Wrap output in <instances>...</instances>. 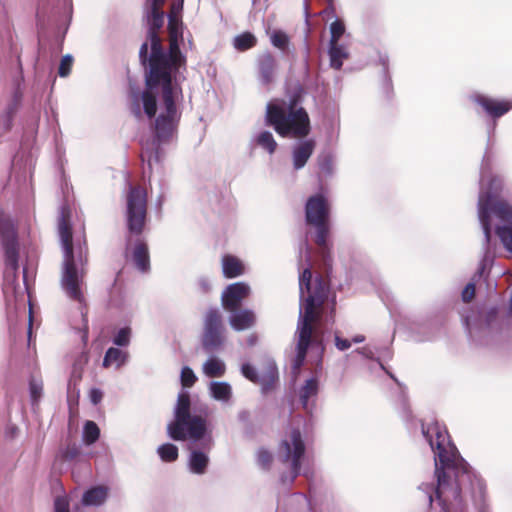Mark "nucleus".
<instances>
[{"label": "nucleus", "mask_w": 512, "mask_h": 512, "mask_svg": "<svg viewBox=\"0 0 512 512\" xmlns=\"http://www.w3.org/2000/svg\"><path fill=\"white\" fill-rule=\"evenodd\" d=\"M421 430L435 454L436 499L444 512H450L452 506L462 503L463 493L482 488L481 480L460 456L444 425L438 421L422 423Z\"/></svg>", "instance_id": "nucleus-1"}, {"label": "nucleus", "mask_w": 512, "mask_h": 512, "mask_svg": "<svg viewBox=\"0 0 512 512\" xmlns=\"http://www.w3.org/2000/svg\"><path fill=\"white\" fill-rule=\"evenodd\" d=\"M170 94L167 101L165 99V83L160 82L154 86L147 83V70L145 69V89L138 95H131V112L137 118L142 117L141 104L144 114L153 119V129L156 140L160 142L168 141L176 131L181 112L177 107V99L182 97V88L175 82L170 81Z\"/></svg>", "instance_id": "nucleus-2"}, {"label": "nucleus", "mask_w": 512, "mask_h": 512, "mask_svg": "<svg viewBox=\"0 0 512 512\" xmlns=\"http://www.w3.org/2000/svg\"><path fill=\"white\" fill-rule=\"evenodd\" d=\"M182 34H169V49L164 51L162 40L159 39V52L154 56V50L148 54V42L145 41L139 49L140 63L147 70V83L154 86L157 83H165V99L170 94V81H174V75L186 65V58L179 47V37Z\"/></svg>", "instance_id": "nucleus-3"}, {"label": "nucleus", "mask_w": 512, "mask_h": 512, "mask_svg": "<svg viewBox=\"0 0 512 512\" xmlns=\"http://www.w3.org/2000/svg\"><path fill=\"white\" fill-rule=\"evenodd\" d=\"M301 94H293L288 103L270 102L266 106L265 123L283 137L302 139L311 132L310 117L306 109L299 106Z\"/></svg>", "instance_id": "nucleus-4"}, {"label": "nucleus", "mask_w": 512, "mask_h": 512, "mask_svg": "<svg viewBox=\"0 0 512 512\" xmlns=\"http://www.w3.org/2000/svg\"><path fill=\"white\" fill-rule=\"evenodd\" d=\"M324 298L325 288H320V291L310 296L305 312L300 315L297 327V354L293 364L295 370H299L304 364L310 346L322 347V334L318 331L317 326L322 318Z\"/></svg>", "instance_id": "nucleus-5"}, {"label": "nucleus", "mask_w": 512, "mask_h": 512, "mask_svg": "<svg viewBox=\"0 0 512 512\" xmlns=\"http://www.w3.org/2000/svg\"><path fill=\"white\" fill-rule=\"evenodd\" d=\"M331 204L328 198L318 193L310 196L305 204L306 224L315 229L314 242L320 249L325 265L332 262L331 249L328 242L330 236Z\"/></svg>", "instance_id": "nucleus-6"}, {"label": "nucleus", "mask_w": 512, "mask_h": 512, "mask_svg": "<svg viewBox=\"0 0 512 512\" xmlns=\"http://www.w3.org/2000/svg\"><path fill=\"white\" fill-rule=\"evenodd\" d=\"M191 400L187 392L178 395L174 411V420L167 426V432L175 441L191 439L198 441L202 439L207 431V421L201 415H191Z\"/></svg>", "instance_id": "nucleus-7"}, {"label": "nucleus", "mask_w": 512, "mask_h": 512, "mask_svg": "<svg viewBox=\"0 0 512 512\" xmlns=\"http://www.w3.org/2000/svg\"><path fill=\"white\" fill-rule=\"evenodd\" d=\"M499 187L500 183L496 179L491 180L488 190L482 191L478 199V216L487 244L491 240V214L503 222L512 224V206L500 198Z\"/></svg>", "instance_id": "nucleus-8"}, {"label": "nucleus", "mask_w": 512, "mask_h": 512, "mask_svg": "<svg viewBox=\"0 0 512 512\" xmlns=\"http://www.w3.org/2000/svg\"><path fill=\"white\" fill-rule=\"evenodd\" d=\"M124 217L128 233L140 236L148 220V192L145 185L128 182L125 192Z\"/></svg>", "instance_id": "nucleus-9"}, {"label": "nucleus", "mask_w": 512, "mask_h": 512, "mask_svg": "<svg viewBox=\"0 0 512 512\" xmlns=\"http://www.w3.org/2000/svg\"><path fill=\"white\" fill-rule=\"evenodd\" d=\"M225 342V326L218 308H209L203 316L201 344L210 353L220 349Z\"/></svg>", "instance_id": "nucleus-10"}, {"label": "nucleus", "mask_w": 512, "mask_h": 512, "mask_svg": "<svg viewBox=\"0 0 512 512\" xmlns=\"http://www.w3.org/2000/svg\"><path fill=\"white\" fill-rule=\"evenodd\" d=\"M305 454V443L299 429L293 428L280 442L278 457L282 463L291 464L292 479H295L301 470V460Z\"/></svg>", "instance_id": "nucleus-11"}, {"label": "nucleus", "mask_w": 512, "mask_h": 512, "mask_svg": "<svg viewBox=\"0 0 512 512\" xmlns=\"http://www.w3.org/2000/svg\"><path fill=\"white\" fill-rule=\"evenodd\" d=\"M61 285L69 298L79 303L84 301V296L79 285V277L74 255L64 256Z\"/></svg>", "instance_id": "nucleus-12"}, {"label": "nucleus", "mask_w": 512, "mask_h": 512, "mask_svg": "<svg viewBox=\"0 0 512 512\" xmlns=\"http://www.w3.org/2000/svg\"><path fill=\"white\" fill-rule=\"evenodd\" d=\"M473 103L478 105L482 111L497 120L512 110V100L493 98L485 94H474L471 97Z\"/></svg>", "instance_id": "nucleus-13"}, {"label": "nucleus", "mask_w": 512, "mask_h": 512, "mask_svg": "<svg viewBox=\"0 0 512 512\" xmlns=\"http://www.w3.org/2000/svg\"><path fill=\"white\" fill-rule=\"evenodd\" d=\"M250 295V287L244 282H236L228 285L221 295L222 307L227 312H236Z\"/></svg>", "instance_id": "nucleus-14"}, {"label": "nucleus", "mask_w": 512, "mask_h": 512, "mask_svg": "<svg viewBox=\"0 0 512 512\" xmlns=\"http://www.w3.org/2000/svg\"><path fill=\"white\" fill-rule=\"evenodd\" d=\"M71 217L72 213L70 207L68 205H63L60 209L58 219V232L64 256L74 255Z\"/></svg>", "instance_id": "nucleus-15"}, {"label": "nucleus", "mask_w": 512, "mask_h": 512, "mask_svg": "<svg viewBox=\"0 0 512 512\" xmlns=\"http://www.w3.org/2000/svg\"><path fill=\"white\" fill-rule=\"evenodd\" d=\"M320 288H325V298L323 300V305L328 299L330 284L329 281L323 276H318L315 279L314 287H312V271L310 267L305 268L299 276V289L301 296H303L304 292L308 293V296L305 299L304 308L306 307L307 301L310 296L316 294V292L320 291Z\"/></svg>", "instance_id": "nucleus-16"}, {"label": "nucleus", "mask_w": 512, "mask_h": 512, "mask_svg": "<svg viewBox=\"0 0 512 512\" xmlns=\"http://www.w3.org/2000/svg\"><path fill=\"white\" fill-rule=\"evenodd\" d=\"M148 32L147 42L150 43L151 50H154V55L159 52V30L164 23L163 11L150 10L147 16Z\"/></svg>", "instance_id": "nucleus-17"}, {"label": "nucleus", "mask_w": 512, "mask_h": 512, "mask_svg": "<svg viewBox=\"0 0 512 512\" xmlns=\"http://www.w3.org/2000/svg\"><path fill=\"white\" fill-rule=\"evenodd\" d=\"M229 324L235 331H244L251 329L257 322V316L251 309H238L236 312H230Z\"/></svg>", "instance_id": "nucleus-18"}, {"label": "nucleus", "mask_w": 512, "mask_h": 512, "mask_svg": "<svg viewBox=\"0 0 512 512\" xmlns=\"http://www.w3.org/2000/svg\"><path fill=\"white\" fill-rule=\"evenodd\" d=\"M316 142L313 139H307L300 142L292 151L293 167L296 170L303 168L314 152Z\"/></svg>", "instance_id": "nucleus-19"}, {"label": "nucleus", "mask_w": 512, "mask_h": 512, "mask_svg": "<svg viewBox=\"0 0 512 512\" xmlns=\"http://www.w3.org/2000/svg\"><path fill=\"white\" fill-rule=\"evenodd\" d=\"M258 68L263 82L265 84L271 83L276 70L275 57L269 52L262 54L258 59Z\"/></svg>", "instance_id": "nucleus-20"}, {"label": "nucleus", "mask_w": 512, "mask_h": 512, "mask_svg": "<svg viewBox=\"0 0 512 512\" xmlns=\"http://www.w3.org/2000/svg\"><path fill=\"white\" fill-rule=\"evenodd\" d=\"M133 261L141 272H147L150 268V256L147 244L138 240L133 249Z\"/></svg>", "instance_id": "nucleus-21"}, {"label": "nucleus", "mask_w": 512, "mask_h": 512, "mask_svg": "<svg viewBox=\"0 0 512 512\" xmlns=\"http://www.w3.org/2000/svg\"><path fill=\"white\" fill-rule=\"evenodd\" d=\"M222 270L225 278L232 279L244 273V265L236 256L224 255L222 258Z\"/></svg>", "instance_id": "nucleus-22"}, {"label": "nucleus", "mask_w": 512, "mask_h": 512, "mask_svg": "<svg viewBox=\"0 0 512 512\" xmlns=\"http://www.w3.org/2000/svg\"><path fill=\"white\" fill-rule=\"evenodd\" d=\"M108 496V488L103 485L88 489L82 496V504L85 506H100Z\"/></svg>", "instance_id": "nucleus-23"}, {"label": "nucleus", "mask_w": 512, "mask_h": 512, "mask_svg": "<svg viewBox=\"0 0 512 512\" xmlns=\"http://www.w3.org/2000/svg\"><path fill=\"white\" fill-rule=\"evenodd\" d=\"M183 9L182 3H173L168 14V33L182 34L181 32V12Z\"/></svg>", "instance_id": "nucleus-24"}, {"label": "nucleus", "mask_w": 512, "mask_h": 512, "mask_svg": "<svg viewBox=\"0 0 512 512\" xmlns=\"http://www.w3.org/2000/svg\"><path fill=\"white\" fill-rule=\"evenodd\" d=\"M209 463L208 456L197 450H193L189 458V468L195 474H204Z\"/></svg>", "instance_id": "nucleus-25"}, {"label": "nucleus", "mask_w": 512, "mask_h": 512, "mask_svg": "<svg viewBox=\"0 0 512 512\" xmlns=\"http://www.w3.org/2000/svg\"><path fill=\"white\" fill-rule=\"evenodd\" d=\"M330 66L336 70L341 69L343 61L348 59L349 54L346 49L339 43L330 44L329 46Z\"/></svg>", "instance_id": "nucleus-26"}, {"label": "nucleus", "mask_w": 512, "mask_h": 512, "mask_svg": "<svg viewBox=\"0 0 512 512\" xmlns=\"http://www.w3.org/2000/svg\"><path fill=\"white\" fill-rule=\"evenodd\" d=\"M318 394V381L316 378L308 379L300 390V401L305 410H309V399Z\"/></svg>", "instance_id": "nucleus-27"}, {"label": "nucleus", "mask_w": 512, "mask_h": 512, "mask_svg": "<svg viewBox=\"0 0 512 512\" xmlns=\"http://www.w3.org/2000/svg\"><path fill=\"white\" fill-rule=\"evenodd\" d=\"M17 238L16 225L14 221L5 214L4 212H0V239L8 240Z\"/></svg>", "instance_id": "nucleus-28"}, {"label": "nucleus", "mask_w": 512, "mask_h": 512, "mask_svg": "<svg viewBox=\"0 0 512 512\" xmlns=\"http://www.w3.org/2000/svg\"><path fill=\"white\" fill-rule=\"evenodd\" d=\"M225 371V364L218 358H210L203 365L204 374L210 378L222 377Z\"/></svg>", "instance_id": "nucleus-29"}, {"label": "nucleus", "mask_w": 512, "mask_h": 512, "mask_svg": "<svg viewBox=\"0 0 512 512\" xmlns=\"http://www.w3.org/2000/svg\"><path fill=\"white\" fill-rule=\"evenodd\" d=\"M234 48L238 51H246L256 46L257 38L251 32H244L234 38Z\"/></svg>", "instance_id": "nucleus-30"}, {"label": "nucleus", "mask_w": 512, "mask_h": 512, "mask_svg": "<svg viewBox=\"0 0 512 512\" xmlns=\"http://www.w3.org/2000/svg\"><path fill=\"white\" fill-rule=\"evenodd\" d=\"M6 256L7 263L15 267L18 261V243L17 238L1 241Z\"/></svg>", "instance_id": "nucleus-31"}, {"label": "nucleus", "mask_w": 512, "mask_h": 512, "mask_svg": "<svg viewBox=\"0 0 512 512\" xmlns=\"http://www.w3.org/2000/svg\"><path fill=\"white\" fill-rule=\"evenodd\" d=\"M210 392L216 400L228 401L231 397V387L226 382H212Z\"/></svg>", "instance_id": "nucleus-32"}, {"label": "nucleus", "mask_w": 512, "mask_h": 512, "mask_svg": "<svg viewBox=\"0 0 512 512\" xmlns=\"http://www.w3.org/2000/svg\"><path fill=\"white\" fill-rule=\"evenodd\" d=\"M256 143L258 146L266 150L269 154H273L277 149V142L273 135L269 131H262L256 137Z\"/></svg>", "instance_id": "nucleus-33"}, {"label": "nucleus", "mask_w": 512, "mask_h": 512, "mask_svg": "<svg viewBox=\"0 0 512 512\" xmlns=\"http://www.w3.org/2000/svg\"><path fill=\"white\" fill-rule=\"evenodd\" d=\"M125 359V354L118 348H109L104 356L103 359V366L109 367L112 364H116L117 366H120Z\"/></svg>", "instance_id": "nucleus-34"}, {"label": "nucleus", "mask_w": 512, "mask_h": 512, "mask_svg": "<svg viewBox=\"0 0 512 512\" xmlns=\"http://www.w3.org/2000/svg\"><path fill=\"white\" fill-rule=\"evenodd\" d=\"M100 436V429L93 421H87L83 429V441L87 445L95 443Z\"/></svg>", "instance_id": "nucleus-35"}, {"label": "nucleus", "mask_w": 512, "mask_h": 512, "mask_svg": "<svg viewBox=\"0 0 512 512\" xmlns=\"http://www.w3.org/2000/svg\"><path fill=\"white\" fill-rule=\"evenodd\" d=\"M158 454L164 462H174L178 459V448L171 443H165L158 448Z\"/></svg>", "instance_id": "nucleus-36"}, {"label": "nucleus", "mask_w": 512, "mask_h": 512, "mask_svg": "<svg viewBox=\"0 0 512 512\" xmlns=\"http://www.w3.org/2000/svg\"><path fill=\"white\" fill-rule=\"evenodd\" d=\"M271 43L274 47L285 51L288 48L289 36L282 30H274L270 35Z\"/></svg>", "instance_id": "nucleus-37"}, {"label": "nucleus", "mask_w": 512, "mask_h": 512, "mask_svg": "<svg viewBox=\"0 0 512 512\" xmlns=\"http://www.w3.org/2000/svg\"><path fill=\"white\" fill-rule=\"evenodd\" d=\"M121 271H119L109 291L110 302H118L122 300L124 294L123 282L120 279Z\"/></svg>", "instance_id": "nucleus-38"}, {"label": "nucleus", "mask_w": 512, "mask_h": 512, "mask_svg": "<svg viewBox=\"0 0 512 512\" xmlns=\"http://www.w3.org/2000/svg\"><path fill=\"white\" fill-rule=\"evenodd\" d=\"M345 32V26L342 21L336 20L330 25V44L338 43L340 38L343 36Z\"/></svg>", "instance_id": "nucleus-39"}, {"label": "nucleus", "mask_w": 512, "mask_h": 512, "mask_svg": "<svg viewBox=\"0 0 512 512\" xmlns=\"http://www.w3.org/2000/svg\"><path fill=\"white\" fill-rule=\"evenodd\" d=\"M197 381V377L190 367H183L181 371V384L185 388L192 387Z\"/></svg>", "instance_id": "nucleus-40"}, {"label": "nucleus", "mask_w": 512, "mask_h": 512, "mask_svg": "<svg viewBox=\"0 0 512 512\" xmlns=\"http://www.w3.org/2000/svg\"><path fill=\"white\" fill-rule=\"evenodd\" d=\"M257 462L263 469H270L273 462V456L271 452L266 449H260L257 453Z\"/></svg>", "instance_id": "nucleus-41"}, {"label": "nucleus", "mask_w": 512, "mask_h": 512, "mask_svg": "<svg viewBox=\"0 0 512 512\" xmlns=\"http://www.w3.org/2000/svg\"><path fill=\"white\" fill-rule=\"evenodd\" d=\"M73 57L71 55H65L62 57L58 69V74L61 77H67L72 69Z\"/></svg>", "instance_id": "nucleus-42"}, {"label": "nucleus", "mask_w": 512, "mask_h": 512, "mask_svg": "<svg viewBox=\"0 0 512 512\" xmlns=\"http://www.w3.org/2000/svg\"><path fill=\"white\" fill-rule=\"evenodd\" d=\"M130 329L128 327L121 328L114 337V344L118 346H127L130 342Z\"/></svg>", "instance_id": "nucleus-43"}, {"label": "nucleus", "mask_w": 512, "mask_h": 512, "mask_svg": "<svg viewBox=\"0 0 512 512\" xmlns=\"http://www.w3.org/2000/svg\"><path fill=\"white\" fill-rule=\"evenodd\" d=\"M14 113H15L14 108L9 107L6 110V112L4 113V115L0 116V123L3 122L5 131H8L11 129Z\"/></svg>", "instance_id": "nucleus-44"}, {"label": "nucleus", "mask_w": 512, "mask_h": 512, "mask_svg": "<svg viewBox=\"0 0 512 512\" xmlns=\"http://www.w3.org/2000/svg\"><path fill=\"white\" fill-rule=\"evenodd\" d=\"M475 292H476L475 284L468 283L462 291V300L466 303L471 302L475 297Z\"/></svg>", "instance_id": "nucleus-45"}, {"label": "nucleus", "mask_w": 512, "mask_h": 512, "mask_svg": "<svg viewBox=\"0 0 512 512\" xmlns=\"http://www.w3.org/2000/svg\"><path fill=\"white\" fill-rule=\"evenodd\" d=\"M242 374L250 381L256 383L258 381V375L256 370L250 364H243L241 368Z\"/></svg>", "instance_id": "nucleus-46"}, {"label": "nucleus", "mask_w": 512, "mask_h": 512, "mask_svg": "<svg viewBox=\"0 0 512 512\" xmlns=\"http://www.w3.org/2000/svg\"><path fill=\"white\" fill-rule=\"evenodd\" d=\"M54 512H70L69 502L65 497H57L54 502Z\"/></svg>", "instance_id": "nucleus-47"}, {"label": "nucleus", "mask_w": 512, "mask_h": 512, "mask_svg": "<svg viewBox=\"0 0 512 512\" xmlns=\"http://www.w3.org/2000/svg\"><path fill=\"white\" fill-rule=\"evenodd\" d=\"M319 167L321 171L325 173H331L332 171V159L329 155L319 158Z\"/></svg>", "instance_id": "nucleus-48"}, {"label": "nucleus", "mask_w": 512, "mask_h": 512, "mask_svg": "<svg viewBox=\"0 0 512 512\" xmlns=\"http://www.w3.org/2000/svg\"><path fill=\"white\" fill-rule=\"evenodd\" d=\"M335 345L340 351L347 350L351 347V342L347 339H343L338 335L335 336Z\"/></svg>", "instance_id": "nucleus-49"}, {"label": "nucleus", "mask_w": 512, "mask_h": 512, "mask_svg": "<svg viewBox=\"0 0 512 512\" xmlns=\"http://www.w3.org/2000/svg\"><path fill=\"white\" fill-rule=\"evenodd\" d=\"M79 449L76 446H69L65 450L63 457L65 460H72L79 455Z\"/></svg>", "instance_id": "nucleus-50"}, {"label": "nucleus", "mask_w": 512, "mask_h": 512, "mask_svg": "<svg viewBox=\"0 0 512 512\" xmlns=\"http://www.w3.org/2000/svg\"><path fill=\"white\" fill-rule=\"evenodd\" d=\"M41 387L36 383H30L31 397L34 401H37L41 397Z\"/></svg>", "instance_id": "nucleus-51"}, {"label": "nucleus", "mask_w": 512, "mask_h": 512, "mask_svg": "<svg viewBox=\"0 0 512 512\" xmlns=\"http://www.w3.org/2000/svg\"><path fill=\"white\" fill-rule=\"evenodd\" d=\"M103 397V393L99 389H92L90 392V399L93 404H98Z\"/></svg>", "instance_id": "nucleus-52"}, {"label": "nucleus", "mask_w": 512, "mask_h": 512, "mask_svg": "<svg viewBox=\"0 0 512 512\" xmlns=\"http://www.w3.org/2000/svg\"><path fill=\"white\" fill-rule=\"evenodd\" d=\"M150 10L162 11L165 0H147Z\"/></svg>", "instance_id": "nucleus-53"}, {"label": "nucleus", "mask_w": 512, "mask_h": 512, "mask_svg": "<svg viewBox=\"0 0 512 512\" xmlns=\"http://www.w3.org/2000/svg\"><path fill=\"white\" fill-rule=\"evenodd\" d=\"M200 286L204 293L209 292L211 289L210 283L207 280L200 281Z\"/></svg>", "instance_id": "nucleus-54"}, {"label": "nucleus", "mask_w": 512, "mask_h": 512, "mask_svg": "<svg viewBox=\"0 0 512 512\" xmlns=\"http://www.w3.org/2000/svg\"><path fill=\"white\" fill-rule=\"evenodd\" d=\"M365 340V337L363 335H357L353 338L354 343H361Z\"/></svg>", "instance_id": "nucleus-55"}, {"label": "nucleus", "mask_w": 512, "mask_h": 512, "mask_svg": "<svg viewBox=\"0 0 512 512\" xmlns=\"http://www.w3.org/2000/svg\"><path fill=\"white\" fill-rule=\"evenodd\" d=\"M256 341H257V336L256 335H250L248 337L249 345H251V346L254 345L256 343Z\"/></svg>", "instance_id": "nucleus-56"}, {"label": "nucleus", "mask_w": 512, "mask_h": 512, "mask_svg": "<svg viewBox=\"0 0 512 512\" xmlns=\"http://www.w3.org/2000/svg\"><path fill=\"white\" fill-rule=\"evenodd\" d=\"M31 329H32V313L30 312V316H29V334H31Z\"/></svg>", "instance_id": "nucleus-57"}, {"label": "nucleus", "mask_w": 512, "mask_h": 512, "mask_svg": "<svg viewBox=\"0 0 512 512\" xmlns=\"http://www.w3.org/2000/svg\"><path fill=\"white\" fill-rule=\"evenodd\" d=\"M206 449H210L211 448V439L207 440L205 446H204Z\"/></svg>", "instance_id": "nucleus-58"}, {"label": "nucleus", "mask_w": 512, "mask_h": 512, "mask_svg": "<svg viewBox=\"0 0 512 512\" xmlns=\"http://www.w3.org/2000/svg\"><path fill=\"white\" fill-rule=\"evenodd\" d=\"M428 499H429V504L431 505V504H432V502H433V496H432V494H429Z\"/></svg>", "instance_id": "nucleus-59"}, {"label": "nucleus", "mask_w": 512, "mask_h": 512, "mask_svg": "<svg viewBox=\"0 0 512 512\" xmlns=\"http://www.w3.org/2000/svg\"><path fill=\"white\" fill-rule=\"evenodd\" d=\"M332 305H333L332 310L334 311V309H335V305H336L335 297H334V298H333V300H332Z\"/></svg>", "instance_id": "nucleus-60"}, {"label": "nucleus", "mask_w": 512, "mask_h": 512, "mask_svg": "<svg viewBox=\"0 0 512 512\" xmlns=\"http://www.w3.org/2000/svg\"><path fill=\"white\" fill-rule=\"evenodd\" d=\"M148 165H149V166L151 165V159H150V157L148 158Z\"/></svg>", "instance_id": "nucleus-61"}, {"label": "nucleus", "mask_w": 512, "mask_h": 512, "mask_svg": "<svg viewBox=\"0 0 512 512\" xmlns=\"http://www.w3.org/2000/svg\"><path fill=\"white\" fill-rule=\"evenodd\" d=\"M327 3L331 4L333 0H325Z\"/></svg>", "instance_id": "nucleus-62"}, {"label": "nucleus", "mask_w": 512, "mask_h": 512, "mask_svg": "<svg viewBox=\"0 0 512 512\" xmlns=\"http://www.w3.org/2000/svg\"><path fill=\"white\" fill-rule=\"evenodd\" d=\"M79 254H80V256L82 255V248H80Z\"/></svg>", "instance_id": "nucleus-63"}, {"label": "nucleus", "mask_w": 512, "mask_h": 512, "mask_svg": "<svg viewBox=\"0 0 512 512\" xmlns=\"http://www.w3.org/2000/svg\"><path fill=\"white\" fill-rule=\"evenodd\" d=\"M183 1H184V0H180V3H182V4H183Z\"/></svg>", "instance_id": "nucleus-64"}]
</instances>
